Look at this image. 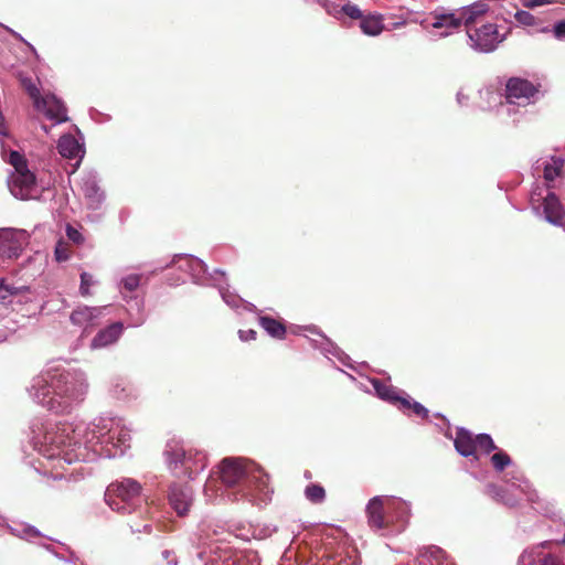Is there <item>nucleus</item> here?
I'll return each mask as SVG.
<instances>
[{"label": "nucleus", "mask_w": 565, "mask_h": 565, "mask_svg": "<svg viewBox=\"0 0 565 565\" xmlns=\"http://www.w3.org/2000/svg\"><path fill=\"white\" fill-rule=\"evenodd\" d=\"M94 285L93 276L88 273L81 274V286L79 294L83 297H88L90 295L89 288Z\"/></svg>", "instance_id": "31"}, {"label": "nucleus", "mask_w": 565, "mask_h": 565, "mask_svg": "<svg viewBox=\"0 0 565 565\" xmlns=\"http://www.w3.org/2000/svg\"><path fill=\"white\" fill-rule=\"evenodd\" d=\"M10 242H12V233L7 232L0 234V250L4 252L6 244Z\"/></svg>", "instance_id": "42"}, {"label": "nucleus", "mask_w": 565, "mask_h": 565, "mask_svg": "<svg viewBox=\"0 0 565 565\" xmlns=\"http://www.w3.org/2000/svg\"><path fill=\"white\" fill-rule=\"evenodd\" d=\"M305 495L312 503H321L326 499V490L320 484L311 483L306 487Z\"/></svg>", "instance_id": "25"}, {"label": "nucleus", "mask_w": 565, "mask_h": 565, "mask_svg": "<svg viewBox=\"0 0 565 565\" xmlns=\"http://www.w3.org/2000/svg\"><path fill=\"white\" fill-rule=\"evenodd\" d=\"M540 90V85H535L532 82L520 78L511 77L505 84V98L508 103H529Z\"/></svg>", "instance_id": "7"}, {"label": "nucleus", "mask_w": 565, "mask_h": 565, "mask_svg": "<svg viewBox=\"0 0 565 565\" xmlns=\"http://www.w3.org/2000/svg\"><path fill=\"white\" fill-rule=\"evenodd\" d=\"M11 294H12V291L9 289L8 286L0 284V299L4 300Z\"/></svg>", "instance_id": "45"}, {"label": "nucleus", "mask_w": 565, "mask_h": 565, "mask_svg": "<svg viewBox=\"0 0 565 565\" xmlns=\"http://www.w3.org/2000/svg\"><path fill=\"white\" fill-rule=\"evenodd\" d=\"M122 329H124V327H122V323H120V322H115V323L108 326L107 328L100 330L95 335V338L92 341V347L93 348H104L109 344H113L120 337Z\"/></svg>", "instance_id": "16"}, {"label": "nucleus", "mask_w": 565, "mask_h": 565, "mask_svg": "<svg viewBox=\"0 0 565 565\" xmlns=\"http://www.w3.org/2000/svg\"><path fill=\"white\" fill-rule=\"evenodd\" d=\"M487 11V4L475 3L465 8L459 17H456L454 13L436 14L433 17V21L427 18L424 23L426 26H433L434 29H458L463 22L467 30H472V25L479 22Z\"/></svg>", "instance_id": "4"}, {"label": "nucleus", "mask_w": 565, "mask_h": 565, "mask_svg": "<svg viewBox=\"0 0 565 565\" xmlns=\"http://www.w3.org/2000/svg\"><path fill=\"white\" fill-rule=\"evenodd\" d=\"M260 327L273 338L282 340L286 337V326L282 321L269 316H262L258 319Z\"/></svg>", "instance_id": "18"}, {"label": "nucleus", "mask_w": 565, "mask_h": 565, "mask_svg": "<svg viewBox=\"0 0 565 565\" xmlns=\"http://www.w3.org/2000/svg\"><path fill=\"white\" fill-rule=\"evenodd\" d=\"M66 235H67L70 241H72V242H74L76 244H79V243L83 242L82 234L76 228H74L71 225H67V227H66Z\"/></svg>", "instance_id": "36"}, {"label": "nucleus", "mask_w": 565, "mask_h": 565, "mask_svg": "<svg viewBox=\"0 0 565 565\" xmlns=\"http://www.w3.org/2000/svg\"><path fill=\"white\" fill-rule=\"evenodd\" d=\"M542 200L545 220L565 231V210L555 193L548 192Z\"/></svg>", "instance_id": "12"}, {"label": "nucleus", "mask_w": 565, "mask_h": 565, "mask_svg": "<svg viewBox=\"0 0 565 565\" xmlns=\"http://www.w3.org/2000/svg\"><path fill=\"white\" fill-rule=\"evenodd\" d=\"M141 484L130 478H124L111 482L105 491V501L111 510L119 513L131 514L138 511L140 514L148 513L149 504L142 498Z\"/></svg>", "instance_id": "2"}, {"label": "nucleus", "mask_w": 565, "mask_h": 565, "mask_svg": "<svg viewBox=\"0 0 565 565\" xmlns=\"http://www.w3.org/2000/svg\"><path fill=\"white\" fill-rule=\"evenodd\" d=\"M50 440H65L67 438L64 434H57V435H50L46 437Z\"/></svg>", "instance_id": "48"}, {"label": "nucleus", "mask_w": 565, "mask_h": 565, "mask_svg": "<svg viewBox=\"0 0 565 565\" xmlns=\"http://www.w3.org/2000/svg\"><path fill=\"white\" fill-rule=\"evenodd\" d=\"M164 456L169 469L177 471L179 468H182V475L190 478L206 466V456L204 454L193 449L186 450L178 440H170L167 444Z\"/></svg>", "instance_id": "3"}, {"label": "nucleus", "mask_w": 565, "mask_h": 565, "mask_svg": "<svg viewBox=\"0 0 565 565\" xmlns=\"http://www.w3.org/2000/svg\"><path fill=\"white\" fill-rule=\"evenodd\" d=\"M491 489H492V492L498 498V500L504 502L508 505H514L515 504V500H510V499H505L504 498V494H505V490L504 489L498 488L495 486H491Z\"/></svg>", "instance_id": "37"}, {"label": "nucleus", "mask_w": 565, "mask_h": 565, "mask_svg": "<svg viewBox=\"0 0 565 565\" xmlns=\"http://www.w3.org/2000/svg\"><path fill=\"white\" fill-rule=\"evenodd\" d=\"M550 544H551V542H550V541H545L544 543H542V546H543V547H547Z\"/></svg>", "instance_id": "51"}, {"label": "nucleus", "mask_w": 565, "mask_h": 565, "mask_svg": "<svg viewBox=\"0 0 565 565\" xmlns=\"http://www.w3.org/2000/svg\"><path fill=\"white\" fill-rule=\"evenodd\" d=\"M10 192L20 200H29L35 189V177L29 170L13 172L9 181Z\"/></svg>", "instance_id": "9"}, {"label": "nucleus", "mask_w": 565, "mask_h": 565, "mask_svg": "<svg viewBox=\"0 0 565 565\" xmlns=\"http://www.w3.org/2000/svg\"><path fill=\"white\" fill-rule=\"evenodd\" d=\"M476 436L466 428H458L454 445L456 450L463 457H476Z\"/></svg>", "instance_id": "14"}, {"label": "nucleus", "mask_w": 565, "mask_h": 565, "mask_svg": "<svg viewBox=\"0 0 565 565\" xmlns=\"http://www.w3.org/2000/svg\"><path fill=\"white\" fill-rule=\"evenodd\" d=\"M476 452L479 450L483 454H490L497 449V445L488 434H479L476 436Z\"/></svg>", "instance_id": "27"}, {"label": "nucleus", "mask_w": 565, "mask_h": 565, "mask_svg": "<svg viewBox=\"0 0 565 565\" xmlns=\"http://www.w3.org/2000/svg\"><path fill=\"white\" fill-rule=\"evenodd\" d=\"M58 153L67 159L82 158L84 150L72 135H63L57 142Z\"/></svg>", "instance_id": "17"}, {"label": "nucleus", "mask_w": 565, "mask_h": 565, "mask_svg": "<svg viewBox=\"0 0 565 565\" xmlns=\"http://www.w3.org/2000/svg\"><path fill=\"white\" fill-rule=\"evenodd\" d=\"M468 36L475 45L483 52L493 51L503 40L495 24L487 23L475 30H467Z\"/></svg>", "instance_id": "8"}, {"label": "nucleus", "mask_w": 565, "mask_h": 565, "mask_svg": "<svg viewBox=\"0 0 565 565\" xmlns=\"http://www.w3.org/2000/svg\"><path fill=\"white\" fill-rule=\"evenodd\" d=\"M83 192L84 196L89 201L90 206L95 207L97 204H99L104 198L103 193L100 192L99 186L96 184L95 181H86L83 184Z\"/></svg>", "instance_id": "22"}, {"label": "nucleus", "mask_w": 565, "mask_h": 565, "mask_svg": "<svg viewBox=\"0 0 565 565\" xmlns=\"http://www.w3.org/2000/svg\"><path fill=\"white\" fill-rule=\"evenodd\" d=\"M150 518V509L148 510V513L140 514L138 511H132L131 514H129V518L127 520V524L130 527L132 533H151L152 526L148 522Z\"/></svg>", "instance_id": "19"}, {"label": "nucleus", "mask_w": 565, "mask_h": 565, "mask_svg": "<svg viewBox=\"0 0 565 565\" xmlns=\"http://www.w3.org/2000/svg\"><path fill=\"white\" fill-rule=\"evenodd\" d=\"M161 555L169 565H177V557L173 552L164 550L162 551Z\"/></svg>", "instance_id": "40"}, {"label": "nucleus", "mask_w": 565, "mask_h": 565, "mask_svg": "<svg viewBox=\"0 0 565 565\" xmlns=\"http://www.w3.org/2000/svg\"><path fill=\"white\" fill-rule=\"evenodd\" d=\"M404 505V501L394 497H374L366 507L369 524L373 529H386L393 522L388 513L395 505Z\"/></svg>", "instance_id": "5"}, {"label": "nucleus", "mask_w": 565, "mask_h": 565, "mask_svg": "<svg viewBox=\"0 0 565 565\" xmlns=\"http://www.w3.org/2000/svg\"><path fill=\"white\" fill-rule=\"evenodd\" d=\"M32 387L35 390V398L49 411L58 414L70 407V387L64 373L49 371L46 375L34 379Z\"/></svg>", "instance_id": "1"}, {"label": "nucleus", "mask_w": 565, "mask_h": 565, "mask_svg": "<svg viewBox=\"0 0 565 565\" xmlns=\"http://www.w3.org/2000/svg\"><path fill=\"white\" fill-rule=\"evenodd\" d=\"M10 163L14 167V172L28 169L24 157L17 151L10 153Z\"/></svg>", "instance_id": "32"}, {"label": "nucleus", "mask_w": 565, "mask_h": 565, "mask_svg": "<svg viewBox=\"0 0 565 565\" xmlns=\"http://www.w3.org/2000/svg\"><path fill=\"white\" fill-rule=\"evenodd\" d=\"M267 481H268L267 475L264 473L259 467H257L255 463L252 462L249 465V471H248V475H247L244 483L247 487H253L257 491L263 492L267 488Z\"/></svg>", "instance_id": "21"}, {"label": "nucleus", "mask_w": 565, "mask_h": 565, "mask_svg": "<svg viewBox=\"0 0 565 565\" xmlns=\"http://www.w3.org/2000/svg\"><path fill=\"white\" fill-rule=\"evenodd\" d=\"M57 479H60V480H61V479H62V477H58V476H54V477H53V480H57Z\"/></svg>", "instance_id": "53"}, {"label": "nucleus", "mask_w": 565, "mask_h": 565, "mask_svg": "<svg viewBox=\"0 0 565 565\" xmlns=\"http://www.w3.org/2000/svg\"><path fill=\"white\" fill-rule=\"evenodd\" d=\"M71 256V246L64 241H58L55 246V258L57 262H65Z\"/></svg>", "instance_id": "30"}, {"label": "nucleus", "mask_w": 565, "mask_h": 565, "mask_svg": "<svg viewBox=\"0 0 565 565\" xmlns=\"http://www.w3.org/2000/svg\"><path fill=\"white\" fill-rule=\"evenodd\" d=\"M15 246L14 247H10L9 249V257H12V256H15L18 257L20 255V252H21V245L20 243L17 241V243H14Z\"/></svg>", "instance_id": "46"}, {"label": "nucleus", "mask_w": 565, "mask_h": 565, "mask_svg": "<svg viewBox=\"0 0 565 565\" xmlns=\"http://www.w3.org/2000/svg\"><path fill=\"white\" fill-rule=\"evenodd\" d=\"M546 3H550V1L548 0H524L523 1V6L525 8H530V9L540 7V6H544Z\"/></svg>", "instance_id": "41"}, {"label": "nucleus", "mask_w": 565, "mask_h": 565, "mask_svg": "<svg viewBox=\"0 0 565 565\" xmlns=\"http://www.w3.org/2000/svg\"><path fill=\"white\" fill-rule=\"evenodd\" d=\"M139 284L140 277L138 275H129L122 279L124 287L129 291L136 290Z\"/></svg>", "instance_id": "34"}, {"label": "nucleus", "mask_w": 565, "mask_h": 565, "mask_svg": "<svg viewBox=\"0 0 565 565\" xmlns=\"http://www.w3.org/2000/svg\"><path fill=\"white\" fill-rule=\"evenodd\" d=\"M407 509H408L407 503L404 501V505L395 504L391 509V512L396 511L397 512V518H399V516H402L403 514L406 513Z\"/></svg>", "instance_id": "44"}, {"label": "nucleus", "mask_w": 565, "mask_h": 565, "mask_svg": "<svg viewBox=\"0 0 565 565\" xmlns=\"http://www.w3.org/2000/svg\"><path fill=\"white\" fill-rule=\"evenodd\" d=\"M554 34L557 39L565 38V21H559L554 25Z\"/></svg>", "instance_id": "39"}, {"label": "nucleus", "mask_w": 565, "mask_h": 565, "mask_svg": "<svg viewBox=\"0 0 565 565\" xmlns=\"http://www.w3.org/2000/svg\"><path fill=\"white\" fill-rule=\"evenodd\" d=\"M35 108L56 122H65L68 120L65 105L54 95L43 96L39 102V106H35Z\"/></svg>", "instance_id": "11"}, {"label": "nucleus", "mask_w": 565, "mask_h": 565, "mask_svg": "<svg viewBox=\"0 0 565 565\" xmlns=\"http://www.w3.org/2000/svg\"><path fill=\"white\" fill-rule=\"evenodd\" d=\"M191 262H192V263H195V265H196L198 267H200V268H203V267L205 266V265L203 264V262H202V260H200L199 258H193V257H192V258H191Z\"/></svg>", "instance_id": "50"}, {"label": "nucleus", "mask_w": 565, "mask_h": 565, "mask_svg": "<svg viewBox=\"0 0 565 565\" xmlns=\"http://www.w3.org/2000/svg\"><path fill=\"white\" fill-rule=\"evenodd\" d=\"M79 166V161L76 162V164L74 166V169L72 170V172L75 171V169Z\"/></svg>", "instance_id": "52"}, {"label": "nucleus", "mask_w": 565, "mask_h": 565, "mask_svg": "<svg viewBox=\"0 0 565 565\" xmlns=\"http://www.w3.org/2000/svg\"><path fill=\"white\" fill-rule=\"evenodd\" d=\"M13 35H14V38H15V39H18V40L22 41L23 43H25V44H26V46H28V47H29V49H30L34 54H36L35 49H34V47H33L29 42H26V41H25V40H24L20 34H18V33H13Z\"/></svg>", "instance_id": "47"}, {"label": "nucleus", "mask_w": 565, "mask_h": 565, "mask_svg": "<svg viewBox=\"0 0 565 565\" xmlns=\"http://www.w3.org/2000/svg\"><path fill=\"white\" fill-rule=\"evenodd\" d=\"M515 20L523 25H534L535 17L527 11H518L515 13Z\"/></svg>", "instance_id": "33"}, {"label": "nucleus", "mask_w": 565, "mask_h": 565, "mask_svg": "<svg viewBox=\"0 0 565 565\" xmlns=\"http://www.w3.org/2000/svg\"><path fill=\"white\" fill-rule=\"evenodd\" d=\"M169 502L178 515H185L192 503L191 488L188 484H173L169 492Z\"/></svg>", "instance_id": "10"}, {"label": "nucleus", "mask_w": 565, "mask_h": 565, "mask_svg": "<svg viewBox=\"0 0 565 565\" xmlns=\"http://www.w3.org/2000/svg\"><path fill=\"white\" fill-rule=\"evenodd\" d=\"M373 385L381 398L398 405V399L402 398V396H398L397 391L394 387L381 383L379 380L374 381Z\"/></svg>", "instance_id": "24"}, {"label": "nucleus", "mask_w": 565, "mask_h": 565, "mask_svg": "<svg viewBox=\"0 0 565 565\" xmlns=\"http://www.w3.org/2000/svg\"><path fill=\"white\" fill-rule=\"evenodd\" d=\"M21 82V86L23 87V89L29 94V96L32 98L33 100V104H34V107L35 106H39V102L40 99L43 97L41 96L40 94V90L39 88L36 87V85L33 83V81L31 78H28V77H22L20 79Z\"/></svg>", "instance_id": "28"}, {"label": "nucleus", "mask_w": 565, "mask_h": 565, "mask_svg": "<svg viewBox=\"0 0 565 565\" xmlns=\"http://www.w3.org/2000/svg\"><path fill=\"white\" fill-rule=\"evenodd\" d=\"M491 463L497 471H503L511 465L510 456L504 451H498L491 457Z\"/></svg>", "instance_id": "29"}, {"label": "nucleus", "mask_w": 565, "mask_h": 565, "mask_svg": "<svg viewBox=\"0 0 565 565\" xmlns=\"http://www.w3.org/2000/svg\"><path fill=\"white\" fill-rule=\"evenodd\" d=\"M342 10L348 17H350L352 19L362 20V18L364 17L362 14L361 10L359 9V7L355 4L348 3V4L343 6Z\"/></svg>", "instance_id": "35"}, {"label": "nucleus", "mask_w": 565, "mask_h": 565, "mask_svg": "<svg viewBox=\"0 0 565 565\" xmlns=\"http://www.w3.org/2000/svg\"><path fill=\"white\" fill-rule=\"evenodd\" d=\"M362 32L370 36H376L384 30L383 17L381 14L364 15L360 22Z\"/></svg>", "instance_id": "20"}, {"label": "nucleus", "mask_w": 565, "mask_h": 565, "mask_svg": "<svg viewBox=\"0 0 565 565\" xmlns=\"http://www.w3.org/2000/svg\"><path fill=\"white\" fill-rule=\"evenodd\" d=\"M252 462L242 458H225L220 465V478L223 483L233 487L246 480Z\"/></svg>", "instance_id": "6"}, {"label": "nucleus", "mask_w": 565, "mask_h": 565, "mask_svg": "<svg viewBox=\"0 0 565 565\" xmlns=\"http://www.w3.org/2000/svg\"><path fill=\"white\" fill-rule=\"evenodd\" d=\"M415 565H455L444 550L438 546H428L419 552Z\"/></svg>", "instance_id": "13"}, {"label": "nucleus", "mask_w": 565, "mask_h": 565, "mask_svg": "<svg viewBox=\"0 0 565 565\" xmlns=\"http://www.w3.org/2000/svg\"><path fill=\"white\" fill-rule=\"evenodd\" d=\"M397 406L403 412L412 411L415 415L422 418L428 417V409L425 408L420 403L413 401L408 396L399 398Z\"/></svg>", "instance_id": "23"}, {"label": "nucleus", "mask_w": 565, "mask_h": 565, "mask_svg": "<svg viewBox=\"0 0 565 565\" xmlns=\"http://www.w3.org/2000/svg\"><path fill=\"white\" fill-rule=\"evenodd\" d=\"M257 332L253 329L239 330L238 337L242 341L256 340Z\"/></svg>", "instance_id": "38"}, {"label": "nucleus", "mask_w": 565, "mask_h": 565, "mask_svg": "<svg viewBox=\"0 0 565 565\" xmlns=\"http://www.w3.org/2000/svg\"><path fill=\"white\" fill-rule=\"evenodd\" d=\"M540 565H561V563L555 556L546 555L541 559Z\"/></svg>", "instance_id": "43"}, {"label": "nucleus", "mask_w": 565, "mask_h": 565, "mask_svg": "<svg viewBox=\"0 0 565 565\" xmlns=\"http://www.w3.org/2000/svg\"><path fill=\"white\" fill-rule=\"evenodd\" d=\"M564 161L561 158H553L552 162L546 163L544 167V178L546 181H554L562 171Z\"/></svg>", "instance_id": "26"}, {"label": "nucleus", "mask_w": 565, "mask_h": 565, "mask_svg": "<svg viewBox=\"0 0 565 565\" xmlns=\"http://www.w3.org/2000/svg\"><path fill=\"white\" fill-rule=\"evenodd\" d=\"M100 315L102 308L99 307L78 306L73 310L70 319L73 324L87 327L93 326Z\"/></svg>", "instance_id": "15"}, {"label": "nucleus", "mask_w": 565, "mask_h": 565, "mask_svg": "<svg viewBox=\"0 0 565 565\" xmlns=\"http://www.w3.org/2000/svg\"><path fill=\"white\" fill-rule=\"evenodd\" d=\"M541 201V195L537 194V198H536V194H532L531 196V203L533 206H535V203H539Z\"/></svg>", "instance_id": "49"}]
</instances>
